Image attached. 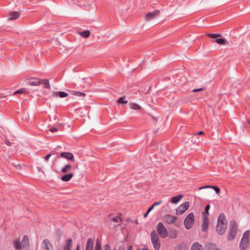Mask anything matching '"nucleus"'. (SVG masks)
I'll return each mask as SVG.
<instances>
[{"mask_svg": "<svg viewBox=\"0 0 250 250\" xmlns=\"http://www.w3.org/2000/svg\"><path fill=\"white\" fill-rule=\"evenodd\" d=\"M227 221L224 214H220L218 219L216 230L219 235H223L227 228Z\"/></svg>", "mask_w": 250, "mask_h": 250, "instance_id": "nucleus-1", "label": "nucleus"}, {"mask_svg": "<svg viewBox=\"0 0 250 250\" xmlns=\"http://www.w3.org/2000/svg\"><path fill=\"white\" fill-rule=\"evenodd\" d=\"M13 244L15 248L17 250L26 247L29 244L28 237L27 236H24L21 243L19 239L16 238L13 241Z\"/></svg>", "mask_w": 250, "mask_h": 250, "instance_id": "nucleus-2", "label": "nucleus"}, {"mask_svg": "<svg viewBox=\"0 0 250 250\" xmlns=\"http://www.w3.org/2000/svg\"><path fill=\"white\" fill-rule=\"evenodd\" d=\"M237 226L235 222H231L229 225L227 239L229 241L233 240L236 236Z\"/></svg>", "mask_w": 250, "mask_h": 250, "instance_id": "nucleus-3", "label": "nucleus"}, {"mask_svg": "<svg viewBox=\"0 0 250 250\" xmlns=\"http://www.w3.org/2000/svg\"><path fill=\"white\" fill-rule=\"evenodd\" d=\"M151 241L155 250H159L161 247V243L159 236L155 230L150 233Z\"/></svg>", "mask_w": 250, "mask_h": 250, "instance_id": "nucleus-4", "label": "nucleus"}, {"mask_svg": "<svg viewBox=\"0 0 250 250\" xmlns=\"http://www.w3.org/2000/svg\"><path fill=\"white\" fill-rule=\"evenodd\" d=\"M194 222V215L193 213H190L185 218L184 224L187 229H189L192 227Z\"/></svg>", "mask_w": 250, "mask_h": 250, "instance_id": "nucleus-5", "label": "nucleus"}, {"mask_svg": "<svg viewBox=\"0 0 250 250\" xmlns=\"http://www.w3.org/2000/svg\"><path fill=\"white\" fill-rule=\"evenodd\" d=\"M156 230L162 238H165L167 236L168 231L163 223L159 222L157 224Z\"/></svg>", "mask_w": 250, "mask_h": 250, "instance_id": "nucleus-6", "label": "nucleus"}, {"mask_svg": "<svg viewBox=\"0 0 250 250\" xmlns=\"http://www.w3.org/2000/svg\"><path fill=\"white\" fill-rule=\"evenodd\" d=\"M36 250H53V246L49 240L45 239Z\"/></svg>", "mask_w": 250, "mask_h": 250, "instance_id": "nucleus-7", "label": "nucleus"}, {"mask_svg": "<svg viewBox=\"0 0 250 250\" xmlns=\"http://www.w3.org/2000/svg\"><path fill=\"white\" fill-rule=\"evenodd\" d=\"M78 3L76 4L82 7H85L89 9H95V4L93 1H78Z\"/></svg>", "mask_w": 250, "mask_h": 250, "instance_id": "nucleus-8", "label": "nucleus"}, {"mask_svg": "<svg viewBox=\"0 0 250 250\" xmlns=\"http://www.w3.org/2000/svg\"><path fill=\"white\" fill-rule=\"evenodd\" d=\"M189 207V203L188 201L184 202L181 204L176 209V213L177 215H179L184 213L186 212Z\"/></svg>", "mask_w": 250, "mask_h": 250, "instance_id": "nucleus-9", "label": "nucleus"}, {"mask_svg": "<svg viewBox=\"0 0 250 250\" xmlns=\"http://www.w3.org/2000/svg\"><path fill=\"white\" fill-rule=\"evenodd\" d=\"M177 218L170 215L167 214L164 215L163 217V221L167 224H174L177 220Z\"/></svg>", "mask_w": 250, "mask_h": 250, "instance_id": "nucleus-10", "label": "nucleus"}, {"mask_svg": "<svg viewBox=\"0 0 250 250\" xmlns=\"http://www.w3.org/2000/svg\"><path fill=\"white\" fill-rule=\"evenodd\" d=\"M95 250H101V245L99 242H96L95 246ZM104 250H125L123 247H119L117 250L115 248L111 249L108 245H106L104 247Z\"/></svg>", "mask_w": 250, "mask_h": 250, "instance_id": "nucleus-11", "label": "nucleus"}, {"mask_svg": "<svg viewBox=\"0 0 250 250\" xmlns=\"http://www.w3.org/2000/svg\"><path fill=\"white\" fill-rule=\"evenodd\" d=\"M159 13V11L158 10H155L152 12L148 13L146 16L145 20L147 21L153 20L158 16Z\"/></svg>", "mask_w": 250, "mask_h": 250, "instance_id": "nucleus-12", "label": "nucleus"}, {"mask_svg": "<svg viewBox=\"0 0 250 250\" xmlns=\"http://www.w3.org/2000/svg\"><path fill=\"white\" fill-rule=\"evenodd\" d=\"M60 157L64 158L72 162L74 161V157L73 154L71 152H62L60 154Z\"/></svg>", "mask_w": 250, "mask_h": 250, "instance_id": "nucleus-13", "label": "nucleus"}, {"mask_svg": "<svg viewBox=\"0 0 250 250\" xmlns=\"http://www.w3.org/2000/svg\"><path fill=\"white\" fill-rule=\"evenodd\" d=\"M72 245V240L71 238L67 239L65 243L63 250H71Z\"/></svg>", "mask_w": 250, "mask_h": 250, "instance_id": "nucleus-14", "label": "nucleus"}, {"mask_svg": "<svg viewBox=\"0 0 250 250\" xmlns=\"http://www.w3.org/2000/svg\"><path fill=\"white\" fill-rule=\"evenodd\" d=\"M94 241L92 238L88 239L86 245L85 250H93Z\"/></svg>", "mask_w": 250, "mask_h": 250, "instance_id": "nucleus-15", "label": "nucleus"}, {"mask_svg": "<svg viewBox=\"0 0 250 250\" xmlns=\"http://www.w3.org/2000/svg\"><path fill=\"white\" fill-rule=\"evenodd\" d=\"M20 17V13L19 12H12L10 13L8 17L9 20H15Z\"/></svg>", "mask_w": 250, "mask_h": 250, "instance_id": "nucleus-16", "label": "nucleus"}, {"mask_svg": "<svg viewBox=\"0 0 250 250\" xmlns=\"http://www.w3.org/2000/svg\"><path fill=\"white\" fill-rule=\"evenodd\" d=\"M72 169V166L69 164H66L61 169V171L63 173H70Z\"/></svg>", "mask_w": 250, "mask_h": 250, "instance_id": "nucleus-17", "label": "nucleus"}, {"mask_svg": "<svg viewBox=\"0 0 250 250\" xmlns=\"http://www.w3.org/2000/svg\"><path fill=\"white\" fill-rule=\"evenodd\" d=\"M208 219L207 217L204 216L203 220L202 225V230L204 231H206L208 228Z\"/></svg>", "mask_w": 250, "mask_h": 250, "instance_id": "nucleus-18", "label": "nucleus"}, {"mask_svg": "<svg viewBox=\"0 0 250 250\" xmlns=\"http://www.w3.org/2000/svg\"><path fill=\"white\" fill-rule=\"evenodd\" d=\"M28 83L30 85L37 86L41 84L42 82L41 79L36 78L31 80Z\"/></svg>", "mask_w": 250, "mask_h": 250, "instance_id": "nucleus-19", "label": "nucleus"}, {"mask_svg": "<svg viewBox=\"0 0 250 250\" xmlns=\"http://www.w3.org/2000/svg\"><path fill=\"white\" fill-rule=\"evenodd\" d=\"M74 174L72 173H69L62 176L61 180L64 182H68L73 177Z\"/></svg>", "mask_w": 250, "mask_h": 250, "instance_id": "nucleus-20", "label": "nucleus"}, {"mask_svg": "<svg viewBox=\"0 0 250 250\" xmlns=\"http://www.w3.org/2000/svg\"><path fill=\"white\" fill-rule=\"evenodd\" d=\"M206 250H218L216 245L214 243H208L205 246Z\"/></svg>", "mask_w": 250, "mask_h": 250, "instance_id": "nucleus-21", "label": "nucleus"}, {"mask_svg": "<svg viewBox=\"0 0 250 250\" xmlns=\"http://www.w3.org/2000/svg\"><path fill=\"white\" fill-rule=\"evenodd\" d=\"M68 96V94L65 92L62 91H60V92H54L53 93V96L56 97H59L60 98H65Z\"/></svg>", "mask_w": 250, "mask_h": 250, "instance_id": "nucleus-22", "label": "nucleus"}, {"mask_svg": "<svg viewBox=\"0 0 250 250\" xmlns=\"http://www.w3.org/2000/svg\"><path fill=\"white\" fill-rule=\"evenodd\" d=\"M191 250H204L203 246L198 242H195L191 246Z\"/></svg>", "mask_w": 250, "mask_h": 250, "instance_id": "nucleus-23", "label": "nucleus"}, {"mask_svg": "<svg viewBox=\"0 0 250 250\" xmlns=\"http://www.w3.org/2000/svg\"><path fill=\"white\" fill-rule=\"evenodd\" d=\"M213 188L214 189V190L215 191L216 193L219 195V193H220V189L219 188L217 187H215V186H210V185H208V186H204V187H201L199 188V189H203V188Z\"/></svg>", "mask_w": 250, "mask_h": 250, "instance_id": "nucleus-24", "label": "nucleus"}, {"mask_svg": "<svg viewBox=\"0 0 250 250\" xmlns=\"http://www.w3.org/2000/svg\"><path fill=\"white\" fill-rule=\"evenodd\" d=\"M183 197L182 195H179L173 197L171 199V202L173 204H177L182 199Z\"/></svg>", "mask_w": 250, "mask_h": 250, "instance_id": "nucleus-25", "label": "nucleus"}, {"mask_svg": "<svg viewBox=\"0 0 250 250\" xmlns=\"http://www.w3.org/2000/svg\"><path fill=\"white\" fill-rule=\"evenodd\" d=\"M78 34L84 38H88L90 36V32L89 30H85L83 32H78Z\"/></svg>", "mask_w": 250, "mask_h": 250, "instance_id": "nucleus-26", "label": "nucleus"}, {"mask_svg": "<svg viewBox=\"0 0 250 250\" xmlns=\"http://www.w3.org/2000/svg\"><path fill=\"white\" fill-rule=\"evenodd\" d=\"M110 218L111 220H113V222L118 223L121 221L122 218L121 217V215H117L116 216L114 215H110Z\"/></svg>", "mask_w": 250, "mask_h": 250, "instance_id": "nucleus-27", "label": "nucleus"}, {"mask_svg": "<svg viewBox=\"0 0 250 250\" xmlns=\"http://www.w3.org/2000/svg\"><path fill=\"white\" fill-rule=\"evenodd\" d=\"M130 108L134 110H140L141 108L140 105L138 104L134 103H130L129 104Z\"/></svg>", "mask_w": 250, "mask_h": 250, "instance_id": "nucleus-28", "label": "nucleus"}, {"mask_svg": "<svg viewBox=\"0 0 250 250\" xmlns=\"http://www.w3.org/2000/svg\"><path fill=\"white\" fill-rule=\"evenodd\" d=\"M175 250H188V249L185 244H179L175 247Z\"/></svg>", "mask_w": 250, "mask_h": 250, "instance_id": "nucleus-29", "label": "nucleus"}, {"mask_svg": "<svg viewBox=\"0 0 250 250\" xmlns=\"http://www.w3.org/2000/svg\"><path fill=\"white\" fill-rule=\"evenodd\" d=\"M178 236V232L175 229H171L169 233V237L172 239L177 238Z\"/></svg>", "mask_w": 250, "mask_h": 250, "instance_id": "nucleus-30", "label": "nucleus"}, {"mask_svg": "<svg viewBox=\"0 0 250 250\" xmlns=\"http://www.w3.org/2000/svg\"><path fill=\"white\" fill-rule=\"evenodd\" d=\"M71 94L73 95L78 96V97H84L85 96V94L82 92H80L76 91H71Z\"/></svg>", "mask_w": 250, "mask_h": 250, "instance_id": "nucleus-31", "label": "nucleus"}, {"mask_svg": "<svg viewBox=\"0 0 250 250\" xmlns=\"http://www.w3.org/2000/svg\"><path fill=\"white\" fill-rule=\"evenodd\" d=\"M42 83L44 84V86L46 88H50V86L49 84V81L46 79L41 80Z\"/></svg>", "mask_w": 250, "mask_h": 250, "instance_id": "nucleus-32", "label": "nucleus"}, {"mask_svg": "<svg viewBox=\"0 0 250 250\" xmlns=\"http://www.w3.org/2000/svg\"><path fill=\"white\" fill-rule=\"evenodd\" d=\"M207 35L212 39H217L221 36V34H207Z\"/></svg>", "mask_w": 250, "mask_h": 250, "instance_id": "nucleus-33", "label": "nucleus"}, {"mask_svg": "<svg viewBox=\"0 0 250 250\" xmlns=\"http://www.w3.org/2000/svg\"><path fill=\"white\" fill-rule=\"evenodd\" d=\"M215 42L218 44H224L226 42L225 40L224 39H217Z\"/></svg>", "mask_w": 250, "mask_h": 250, "instance_id": "nucleus-34", "label": "nucleus"}, {"mask_svg": "<svg viewBox=\"0 0 250 250\" xmlns=\"http://www.w3.org/2000/svg\"><path fill=\"white\" fill-rule=\"evenodd\" d=\"M125 97L120 98L118 100V102L120 104H127L128 102L125 100Z\"/></svg>", "mask_w": 250, "mask_h": 250, "instance_id": "nucleus-35", "label": "nucleus"}, {"mask_svg": "<svg viewBox=\"0 0 250 250\" xmlns=\"http://www.w3.org/2000/svg\"><path fill=\"white\" fill-rule=\"evenodd\" d=\"M25 89L24 88H21L19 90L16 91L14 92V94H16L23 93L25 92Z\"/></svg>", "mask_w": 250, "mask_h": 250, "instance_id": "nucleus-36", "label": "nucleus"}, {"mask_svg": "<svg viewBox=\"0 0 250 250\" xmlns=\"http://www.w3.org/2000/svg\"><path fill=\"white\" fill-rule=\"evenodd\" d=\"M162 203V201L160 200L159 201L156 202L154 203L153 205V206L155 207V206H158V205L161 204Z\"/></svg>", "mask_w": 250, "mask_h": 250, "instance_id": "nucleus-37", "label": "nucleus"}, {"mask_svg": "<svg viewBox=\"0 0 250 250\" xmlns=\"http://www.w3.org/2000/svg\"><path fill=\"white\" fill-rule=\"evenodd\" d=\"M210 206L209 205H208L205 208V212L207 214H208V210L209 209Z\"/></svg>", "mask_w": 250, "mask_h": 250, "instance_id": "nucleus-38", "label": "nucleus"}, {"mask_svg": "<svg viewBox=\"0 0 250 250\" xmlns=\"http://www.w3.org/2000/svg\"><path fill=\"white\" fill-rule=\"evenodd\" d=\"M203 89L201 88H197V89H194L193 90H192V92H199V91H201L202 90H203Z\"/></svg>", "mask_w": 250, "mask_h": 250, "instance_id": "nucleus-39", "label": "nucleus"}, {"mask_svg": "<svg viewBox=\"0 0 250 250\" xmlns=\"http://www.w3.org/2000/svg\"><path fill=\"white\" fill-rule=\"evenodd\" d=\"M58 130V129L56 128V127H54V128H50L49 131L52 132H55V131H57Z\"/></svg>", "mask_w": 250, "mask_h": 250, "instance_id": "nucleus-40", "label": "nucleus"}, {"mask_svg": "<svg viewBox=\"0 0 250 250\" xmlns=\"http://www.w3.org/2000/svg\"><path fill=\"white\" fill-rule=\"evenodd\" d=\"M51 156V154H49L47 155L45 157L44 159H45V160L46 161H48V159L50 158V157Z\"/></svg>", "mask_w": 250, "mask_h": 250, "instance_id": "nucleus-41", "label": "nucleus"}, {"mask_svg": "<svg viewBox=\"0 0 250 250\" xmlns=\"http://www.w3.org/2000/svg\"><path fill=\"white\" fill-rule=\"evenodd\" d=\"M154 208V206L152 205L148 209V211L150 212L151 210H152Z\"/></svg>", "mask_w": 250, "mask_h": 250, "instance_id": "nucleus-42", "label": "nucleus"}, {"mask_svg": "<svg viewBox=\"0 0 250 250\" xmlns=\"http://www.w3.org/2000/svg\"><path fill=\"white\" fill-rule=\"evenodd\" d=\"M75 250H80V246L79 244L77 245Z\"/></svg>", "mask_w": 250, "mask_h": 250, "instance_id": "nucleus-43", "label": "nucleus"}, {"mask_svg": "<svg viewBox=\"0 0 250 250\" xmlns=\"http://www.w3.org/2000/svg\"><path fill=\"white\" fill-rule=\"evenodd\" d=\"M203 134H204V133L202 131H200L198 133H196V134H198V135H202Z\"/></svg>", "mask_w": 250, "mask_h": 250, "instance_id": "nucleus-44", "label": "nucleus"}, {"mask_svg": "<svg viewBox=\"0 0 250 250\" xmlns=\"http://www.w3.org/2000/svg\"><path fill=\"white\" fill-rule=\"evenodd\" d=\"M149 213V212H148L147 211L146 213H145L144 215V217H145V218L147 216V215H148Z\"/></svg>", "mask_w": 250, "mask_h": 250, "instance_id": "nucleus-45", "label": "nucleus"}, {"mask_svg": "<svg viewBox=\"0 0 250 250\" xmlns=\"http://www.w3.org/2000/svg\"><path fill=\"white\" fill-rule=\"evenodd\" d=\"M5 143H6V144H7V145H8V146H10V145H10V143H9V142H5Z\"/></svg>", "mask_w": 250, "mask_h": 250, "instance_id": "nucleus-46", "label": "nucleus"}, {"mask_svg": "<svg viewBox=\"0 0 250 250\" xmlns=\"http://www.w3.org/2000/svg\"><path fill=\"white\" fill-rule=\"evenodd\" d=\"M128 250H131V246H130V247H129V249H128Z\"/></svg>", "mask_w": 250, "mask_h": 250, "instance_id": "nucleus-47", "label": "nucleus"}, {"mask_svg": "<svg viewBox=\"0 0 250 250\" xmlns=\"http://www.w3.org/2000/svg\"><path fill=\"white\" fill-rule=\"evenodd\" d=\"M39 171H41V169L40 168H38Z\"/></svg>", "mask_w": 250, "mask_h": 250, "instance_id": "nucleus-48", "label": "nucleus"}, {"mask_svg": "<svg viewBox=\"0 0 250 250\" xmlns=\"http://www.w3.org/2000/svg\"><path fill=\"white\" fill-rule=\"evenodd\" d=\"M248 123H249V124H250V121H248Z\"/></svg>", "mask_w": 250, "mask_h": 250, "instance_id": "nucleus-49", "label": "nucleus"}, {"mask_svg": "<svg viewBox=\"0 0 250 250\" xmlns=\"http://www.w3.org/2000/svg\"><path fill=\"white\" fill-rule=\"evenodd\" d=\"M248 123H249V124H250V121H248Z\"/></svg>", "mask_w": 250, "mask_h": 250, "instance_id": "nucleus-50", "label": "nucleus"}, {"mask_svg": "<svg viewBox=\"0 0 250 250\" xmlns=\"http://www.w3.org/2000/svg\"><path fill=\"white\" fill-rule=\"evenodd\" d=\"M248 123H249V124H250V121H248Z\"/></svg>", "mask_w": 250, "mask_h": 250, "instance_id": "nucleus-51", "label": "nucleus"}, {"mask_svg": "<svg viewBox=\"0 0 250 250\" xmlns=\"http://www.w3.org/2000/svg\"><path fill=\"white\" fill-rule=\"evenodd\" d=\"M221 250V249H219V250Z\"/></svg>", "mask_w": 250, "mask_h": 250, "instance_id": "nucleus-52", "label": "nucleus"}]
</instances>
